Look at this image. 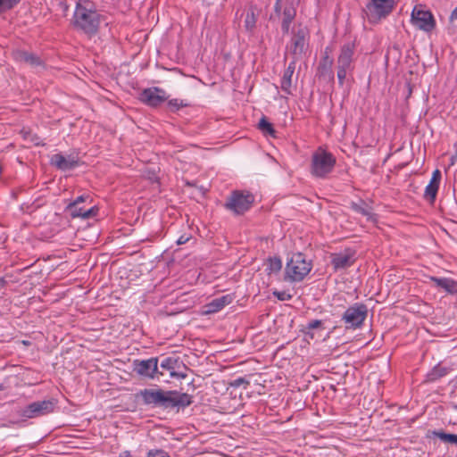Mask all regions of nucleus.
<instances>
[{
    "mask_svg": "<svg viewBox=\"0 0 457 457\" xmlns=\"http://www.w3.org/2000/svg\"><path fill=\"white\" fill-rule=\"evenodd\" d=\"M120 457H132L129 451H124L120 453Z\"/></svg>",
    "mask_w": 457,
    "mask_h": 457,
    "instance_id": "46",
    "label": "nucleus"
},
{
    "mask_svg": "<svg viewBox=\"0 0 457 457\" xmlns=\"http://www.w3.org/2000/svg\"><path fill=\"white\" fill-rule=\"evenodd\" d=\"M330 258L331 264L336 271L351 267L355 262L354 252L350 248L342 253H331Z\"/></svg>",
    "mask_w": 457,
    "mask_h": 457,
    "instance_id": "14",
    "label": "nucleus"
},
{
    "mask_svg": "<svg viewBox=\"0 0 457 457\" xmlns=\"http://www.w3.org/2000/svg\"><path fill=\"white\" fill-rule=\"evenodd\" d=\"M254 202V196L250 192L235 190L228 197L224 206L226 209L240 215L248 211Z\"/></svg>",
    "mask_w": 457,
    "mask_h": 457,
    "instance_id": "5",
    "label": "nucleus"
},
{
    "mask_svg": "<svg viewBox=\"0 0 457 457\" xmlns=\"http://www.w3.org/2000/svg\"><path fill=\"white\" fill-rule=\"evenodd\" d=\"M336 163L337 159L331 153L319 147L312 156L311 173L318 179H326Z\"/></svg>",
    "mask_w": 457,
    "mask_h": 457,
    "instance_id": "3",
    "label": "nucleus"
},
{
    "mask_svg": "<svg viewBox=\"0 0 457 457\" xmlns=\"http://www.w3.org/2000/svg\"><path fill=\"white\" fill-rule=\"evenodd\" d=\"M333 59L328 55V48L327 47L324 53V56L320 60L318 66V75L320 78H323L329 81L334 80V72L332 70Z\"/></svg>",
    "mask_w": 457,
    "mask_h": 457,
    "instance_id": "16",
    "label": "nucleus"
},
{
    "mask_svg": "<svg viewBox=\"0 0 457 457\" xmlns=\"http://www.w3.org/2000/svg\"><path fill=\"white\" fill-rule=\"evenodd\" d=\"M147 457H170L169 453L162 449L150 450Z\"/></svg>",
    "mask_w": 457,
    "mask_h": 457,
    "instance_id": "36",
    "label": "nucleus"
},
{
    "mask_svg": "<svg viewBox=\"0 0 457 457\" xmlns=\"http://www.w3.org/2000/svg\"><path fill=\"white\" fill-rule=\"evenodd\" d=\"M411 21L417 29L425 32H431L436 27V21L432 12L422 9L421 5H416L413 8Z\"/></svg>",
    "mask_w": 457,
    "mask_h": 457,
    "instance_id": "9",
    "label": "nucleus"
},
{
    "mask_svg": "<svg viewBox=\"0 0 457 457\" xmlns=\"http://www.w3.org/2000/svg\"><path fill=\"white\" fill-rule=\"evenodd\" d=\"M267 269L269 274L270 273H277L282 268V262L279 257H270L268 260Z\"/></svg>",
    "mask_w": 457,
    "mask_h": 457,
    "instance_id": "29",
    "label": "nucleus"
},
{
    "mask_svg": "<svg viewBox=\"0 0 457 457\" xmlns=\"http://www.w3.org/2000/svg\"><path fill=\"white\" fill-rule=\"evenodd\" d=\"M181 364L182 362L179 361V358L167 357L162 361L161 368L170 371V375L172 378H184L187 376L185 373L176 371V370L179 369Z\"/></svg>",
    "mask_w": 457,
    "mask_h": 457,
    "instance_id": "19",
    "label": "nucleus"
},
{
    "mask_svg": "<svg viewBox=\"0 0 457 457\" xmlns=\"http://www.w3.org/2000/svg\"><path fill=\"white\" fill-rule=\"evenodd\" d=\"M54 406L53 400L33 402L21 411V415L27 419L40 417L53 412Z\"/></svg>",
    "mask_w": 457,
    "mask_h": 457,
    "instance_id": "10",
    "label": "nucleus"
},
{
    "mask_svg": "<svg viewBox=\"0 0 457 457\" xmlns=\"http://www.w3.org/2000/svg\"><path fill=\"white\" fill-rule=\"evenodd\" d=\"M20 0H0V13L12 9Z\"/></svg>",
    "mask_w": 457,
    "mask_h": 457,
    "instance_id": "34",
    "label": "nucleus"
},
{
    "mask_svg": "<svg viewBox=\"0 0 457 457\" xmlns=\"http://www.w3.org/2000/svg\"><path fill=\"white\" fill-rule=\"evenodd\" d=\"M98 209L95 206H92L88 209H83L81 212V215H79L80 218L83 219H88L91 217H94L96 215Z\"/></svg>",
    "mask_w": 457,
    "mask_h": 457,
    "instance_id": "35",
    "label": "nucleus"
},
{
    "mask_svg": "<svg viewBox=\"0 0 457 457\" xmlns=\"http://www.w3.org/2000/svg\"><path fill=\"white\" fill-rule=\"evenodd\" d=\"M87 199L91 200L89 195H82L78 196L73 202L70 203L66 206L65 211L68 212L72 218H79V215H81L80 212H82V210L84 209L79 205L80 204L86 202Z\"/></svg>",
    "mask_w": 457,
    "mask_h": 457,
    "instance_id": "22",
    "label": "nucleus"
},
{
    "mask_svg": "<svg viewBox=\"0 0 457 457\" xmlns=\"http://www.w3.org/2000/svg\"><path fill=\"white\" fill-rule=\"evenodd\" d=\"M451 164L457 165V154L452 157Z\"/></svg>",
    "mask_w": 457,
    "mask_h": 457,
    "instance_id": "47",
    "label": "nucleus"
},
{
    "mask_svg": "<svg viewBox=\"0 0 457 457\" xmlns=\"http://www.w3.org/2000/svg\"><path fill=\"white\" fill-rule=\"evenodd\" d=\"M322 328V321L320 320H310L307 325L305 326L304 329H303V331L306 334V335H310L311 337L312 338L313 337V334H311V330L312 329H315V328Z\"/></svg>",
    "mask_w": 457,
    "mask_h": 457,
    "instance_id": "32",
    "label": "nucleus"
},
{
    "mask_svg": "<svg viewBox=\"0 0 457 457\" xmlns=\"http://www.w3.org/2000/svg\"><path fill=\"white\" fill-rule=\"evenodd\" d=\"M431 433L435 437L439 438L445 443L457 445V435L455 434H448L443 430H434Z\"/></svg>",
    "mask_w": 457,
    "mask_h": 457,
    "instance_id": "27",
    "label": "nucleus"
},
{
    "mask_svg": "<svg viewBox=\"0 0 457 457\" xmlns=\"http://www.w3.org/2000/svg\"><path fill=\"white\" fill-rule=\"evenodd\" d=\"M232 301L233 297L231 295L217 297L205 305V313L217 312L223 309L226 305L231 303Z\"/></svg>",
    "mask_w": 457,
    "mask_h": 457,
    "instance_id": "20",
    "label": "nucleus"
},
{
    "mask_svg": "<svg viewBox=\"0 0 457 457\" xmlns=\"http://www.w3.org/2000/svg\"><path fill=\"white\" fill-rule=\"evenodd\" d=\"M308 29L304 27H299L297 30L293 32L289 52L295 62L302 57L305 52Z\"/></svg>",
    "mask_w": 457,
    "mask_h": 457,
    "instance_id": "11",
    "label": "nucleus"
},
{
    "mask_svg": "<svg viewBox=\"0 0 457 457\" xmlns=\"http://www.w3.org/2000/svg\"><path fill=\"white\" fill-rule=\"evenodd\" d=\"M449 372V368L437 364L430 371L428 372V374L426 375L425 382H435L439 378L446 376Z\"/></svg>",
    "mask_w": 457,
    "mask_h": 457,
    "instance_id": "25",
    "label": "nucleus"
},
{
    "mask_svg": "<svg viewBox=\"0 0 457 457\" xmlns=\"http://www.w3.org/2000/svg\"><path fill=\"white\" fill-rule=\"evenodd\" d=\"M437 185H434L432 183H428V185L425 188L424 198L428 200L430 203H434L438 191Z\"/></svg>",
    "mask_w": 457,
    "mask_h": 457,
    "instance_id": "30",
    "label": "nucleus"
},
{
    "mask_svg": "<svg viewBox=\"0 0 457 457\" xmlns=\"http://www.w3.org/2000/svg\"><path fill=\"white\" fill-rule=\"evenodd\" d=\"M257 21V16L255 14V8L251 6L246 12L245 19V28L248 32H253L255 29Z\"/></svg>",
    "mask_w": 457,
    "mask_h": 457,
    "instance_id": "26",
    "label": "nucleus"
},
{
    "mask_svg": "<svg viewBox=\"0 0 457 457\" xmlns=\"http://www.w3.org/2000/svg\"><path fill=\"white\" fill-rule=\"evenodd\" d=\"M13 57L17 62H24L31 67L44 66V62L38 55L25 50H16L13 52Z\"/></svg>",
    "mask_w": 457,
    "mask_h": 457,
    "instance_id": "17",
    "label": "nucleus"
},
{
    "mask_svg": "<svg viewBox=\"0 0 457 457\" xmlns=\"http://www.w3.org/2000/svg\"><path fill=\"white\" fill-rule=\"evenodd\" d=\"M50 164L60 170L66 171L79 166V159L73 155L64 156L62 154H55L51 156Z\"/></svg>",
    "mask_w": 457,
    "mask_h": 457,
    "instance_id": "15",
    "label": "nucleus"
},
{
    "mask_svg": "<svg viewBox=\"0 0 457 457\" xmlns=\"http://www.w3.org/2000/svg\"><path fill=\"white\" fill-rule=\"evenodd\" d=\"M312 262L303 253H293L285 269V280L301 282L311 272Z\"/></svg>",
    "mask_w": 457,
    "mask_h": 457,
    "instance_id": "2",
    "label": "nucleus"
},
{
    "mask_svg": "<svg viewBox=\"0 0 457 457\" xmlns=\"http://www.w3.org/2000/svg\"><path fill=\"white\" fill-rule=\"evenodd\" d=\"M296 62L292 60L285 70L280 82L281 89L287 95L291 94L292 77L295 70Z\"/></svg>",
    "mask_w": 457,
    "mask_h": 457,
    "instance_id": "21",
    "label": "nucleus"
},
{
    "mask_svg": "<svg viewBox=\"0 0 457 457\" xmlns=\"http://www.w3.org/2000/svg\"><path fill=\"white\" fill-rule=\"evenodd\" d=\"M258 129L264 134L275 137L276 130L273 125L263 116L258 124Z\"/></svg>",
    "mask_w": 457,
    "mask_h": 457,
    "instance_id": "28",
    "label": "nucleus"
},
{
    "mask_svg": "<svg viewBox=\"0 0 457 457\" xmlns=\"http://www.w3.org/2000/svg\"><path fill=\"white\" fill-rule=\"evenodd\" d=\"M7 284L5 277H0V289L4 287Z\"/></svg>",
    "mask_w": 457,
    "mask_h": 457,
    "instance_id": "44",
    "label": "nucleus"
},
{
    "mask_svg": "<svg viewBox=\"0 0 457 457\" xmlns=\"http://www.w3.org/2000/svg\"><path fill=\"white\" fill-rule=\"evenodd\" d=\"M394 10V4L386 1L370 0L364 8V12L370 23H378L386 18Z\"/></svg>",
    "mask_w": 457,
    "mask_h": 457,
    "instance_id": "8",
    "label": "nucleus"
},
{
    "mask_svg": "<svg viewBox=\"0 0 457 457\" xmlns=\"http://www.w3.org/2000/svg\"><path fill=\"white\" fill-rule=\"evenodd\" d=\"M451 22L453 23L455 21H457V7L453 11L451 16H450Z\"/></svg>",
    "mask_w": 457,
    "mask_h": 457,
    "instance_id": "43",
    "label": "nucleus"
},
{
    "mask_svg": "<svg viewBox=\"0 0 457 457\" xmlns=\"http://www.w3.org/2000/svg\"><path fill=\"white\" fill-rule=\"evenodd\" d=\"M281 29L283 34H288L290 25L295 18L296 11L293 7H286L282 13Z\"/></svg>",
    "mask_w": 457,
    "mask_h": 457,
    "instance_id": "23",
    "label": "nucleus"
},
{
    "mask_svg": "<svg viewBox=\"0 0 457 457\" xmlns=\"http://www.w3.org/2000/svg\"><path fill=\"white\" fill-rule=\"evenodd\" d=\"M73 24L76 29L84 33L89 36L95 35L99 28L100 14L96 10L79 4L74 12Z\"/></svg>",
    "mask_w": 457,
    "mask_h": 457,
    "instance_id": "1",
    "label": "nucleus"
},
{
    "mask_svg": "<svg viewBox=\"0 0 457 457\" xmlns=\"http://www.w3.org/2000/svg\"><path fill=\"white\" fill-rule=\"evenodd\" d=\"M441 178H442V174H441V171L439 170H435L432 173V178L430 179V183L434 184V185H437V187H439V184H440V181H441Z\"/></svg>",
    "mask_w": 457,
    "mask_h": 457,
    "instance_id": "37",
    "label": "nucleus"
},
{
    "mask_svg": "<svg viewBox=\"0 0 457 457\" xmlns=\"http://www.w3.org/2000/svg\"><path fill=\"white\" fill-rule=\"evenodd\" d=\"M445 278L429 277V279L435 283V286L441 288Z\"/></svg>",
    "mask_w": 457,
    "mask_h": 457,
    "instance_id": "40",
    "label": "nucleus"
},
{
    "mask_svg": "<svg viewBox=\"0 0 457 457\" xmlns=\"http://www.w3.org/2000/svg\"><path fill=\"white\" fill-rule=\"evenodd\" d=\"M281 2L282 0H277L274 5V11L277 14H279L281 12Z\"/></svg>",
    "mask_w": 457,
    "mask_h": 457,
    "instance_id": "41",
    "label": "nucleus"
},
{
    "mask_svg": "<svg viewBox=\"0 0 457 457\" xmlns=\"http://www.w3.org/2000/svg\"><path fill=\"white\" fill-rule=\"evenodd\" d=\"M161 398V408L162 409H184L193 403L192 395L176 390L162 389Z\"/></svg>",
    "mask_w": 457,
    "mask_h": 457,
    "instance_id": "6",
    "label": "nucleus"
},
{
    "mask_svg": "<svg viewBox=\"0 0 457 457\" xmlns=\"http://www.w3.org/2000/svg\"><path fill=\"white\" fill-rule=\"evenodd\" d=\"M4 389V386L2 384H0V390H3Z\"/></svg>",
    "mask_w": 457,
    "mask_h": 457,
    "instance_id": "48",
    "label": "nucleus"
},
{
    "mask_svg": "<svg viewBox=\"0 0 457 457\" xmlns=\"http://www.w3.org/2000/svg\"><path fill=\"white\" fill-rule=\"evenodd\" d=\"M189 240V237L185 236V235H182L181 237H179V238L177 240V245H183L185 243H187V241Z\"/></svg>",
    "mask_w": 457,
    "mask_h": 457,
    "instance_id": "42",
    "label": "nucleus"
},
{
    "mask_svg": "<svg viewBox=\"0 0 457 457\" xmlns=\"http://www.w3.org/2000/svg\"><path fill=\"white\" fill-rule=\"evenodd\" d=\"M368 314V308L364 303H356L348 307L342 315L345 328L355 329L363 324Z\"/></svg>",
    "mask_w": 457,
    "mask_h": 457,
    "instance_id": "7",
    "label": "nucleus"
},
{
    "mask_svg": "<svg viewBox=\"0 0 457 457\" xmlns=\"http://www.w3.org/2000/svg\"><path fill=\"white\" fill-rule=\"evenodd\" d=\"M354 42H348L340 47L337 59V77L339 86H343L348 73L353 71Z\"/></svg>",
    "mask_w": 457,
    "mask_h": 457,
    "instance_id": "4",
    "label": "nucleus"
},
{
    "mask_svg": "<svg viewBox=\"0 0 457 457\" xmlns=\"http://www.w3.org/2000/svg\"><path fill=\"white\" fill-rule=\"evenodd\" d=\"M446 293L451 295L457 294V281L453 278H446L441 287Z\"/></svg>",
    "mask_w": 457,
    "mask_h": 457,
    "instance_id": "31",
    "label": "nucleus"
},
{
    "mask_svg": "<svg viewBox=\"0 0 457 457\" xmlns=\"http://www.w3.org/2000/svg\"><path fill=\"white\" fill-rule=\"evenodd\" d=\"M273 295L279 300V301H288L292 298V295L286 291H275L273 292Z\"/></svg>",
    "mask_w": 457,
    "mask_h": 457,
    "instance_id": "38",
    "label": "nucleus"
},
{
    "mask_svg": "<svg viewBox=\"0 0 457 457\" xmlns=\"http://www.w3.org/2000/svg\"><path fill=\"white\" fill-rule=\"evenodd\" d=\"M138 99L150 107H158L168 99L166 92L160 87H154L144 89Z\"/></svg>",
    "mask_w": 457,
    "mask_h": 457,
    "instance_id": "12",
    "label": "nucleus"
},
{
    "mask_svg": "<svg viewBox=\"0 0 457 457\" xmlns=\"http://www.w3.org/2000/svg\"><path fill=\"white\" fill-rule=\"evenodd\" d=\"M38 137L37 136H34L32 138H31V141L35 144V145H40L41 143L38 141ZM42 145H44V144H42Z\"/></svg>",
    "mask_w": 457,
    "mask_h": 457,
    "instance_id": "45",
    "label": "nucleus"
},
{
    "mask_svg": "<svg viewBox=\"0 0 457 457\" xmlns=\"http://www.w3.org/2000/svg\"><path fill=\"white\" fill-rule=\"evenodd\" d=\"M250 383L248 380H246L245 378H237L236 379L232 380L229 385L232 386V387H239L240 386L242 385H246L248 386Z\"/></svg>",
    "mask_w": 457,
    "mask_h": 457,
    "instance_id": "39",
    "label": "nucleus"
},
{
    "mask_svg": "<svg viewBox=\"0 0 457 457\" xmlns=\"http://www.w3.org/2000/svg\"><path fill=\"white\" fill-rule=\"evenodd\" d=\"M139 394L145 404L161 408L162 389H144Z\"/></svg>",
    "mask_w": 457,
    "mask_h": 457,
    "instance_id": "18",
    "label": "nucleus"
},
{
    "mask_svg": "<svg viewBox=\"0 0 457 457\" xmlns=\"http://www.w3.org/2000/svg\"><path fill=\"white\" fill-rule=\"evenodd\" d=\"M351 209L362 216L367 217L368 220H375V214L371 212V207L369 206L365 201L360 200L359 203L352 202Z\"/></svg>",
    "mask_w": 457,
    "mask_h": 457,
    "instance_id": "24",
    "label": "nucleus"
},
{
    "mask_svg": "<svg viewBox=\"0 0 457 457\" xmlns=\"http://www.w3.org/2000/svg\"><path fill=\"white\" fill-rule=\"evenodd\" d=\"M168 105L170 108V111L175 112L179 111L180 108L187 106L188 104L184 103L183 100L175 98V99H170L168 102Z\"/></svg>",
    "mask_w": 457,
    "mask_h": 457,
    "instance_id": "33",
    "label": "nucleus"
},
{
    "mask_svg": "<svg viewBox=\"0 0 457 457\" xmlns=\"http://www.w3.org/2000/svg\"><path fill=\"white\" fill-rule=\"evenodd\" d=\"M133 370L142 377L154 378L158 372V358L135 360L133 361Z\"/></svg>",
    "mask_w": 457,
    "mask_h": 457,
    "instance_id": "13",
    "label": "nucleus"
}]
</instances>
